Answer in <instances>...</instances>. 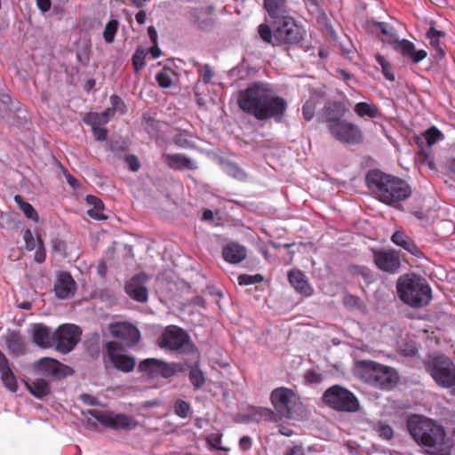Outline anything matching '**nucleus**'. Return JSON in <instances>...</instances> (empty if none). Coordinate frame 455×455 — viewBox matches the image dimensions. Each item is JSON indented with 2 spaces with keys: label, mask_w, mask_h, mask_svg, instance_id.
Here are the masks:
<instances>
[{
  "label": "nucleus",
  "mask_w": 455,
  "mask_h": 455,
  "mask_svg": "<svg viewBox=\"0 0 455 455\" xmlns=\"http://www.w3.org/2000/svg\"><path fill=\"white\" fill-rule=\"evenodd\" d=\"M259 37L272 46H298L306 36L304 28L291 16L271 21V26L262 23L258 28Z\"/></svg>",
  "instance_id": "20e7f679"
},
{
  "label": "nucleus",
  "mask_w": 455,
  "mask_h": 455,
  "mask_svg": "<svg viewBox=\"0 0 455 455\" xmlns=\"http://www.w3.org/2000/svg\"><path fill=\"white\" fill-rule=\"evenodd\" d=\"M270 401L281 418L300 419L306 414V408L300 397L291 388H275L270 394Z\"/></svg>",
  "instance_id": "423d86ee"
},
{
  "label": "nucleus",
  "mask_w": 455,
  "mask_h": 455,
  "mask_svg": "<svg viewBox=\"0 0 455 455\" xmlns=\"http://www.w3.org/2000/svg\"><path fill=\"white\" fill-rule=\"evenodd\" d=\"M26 388L36 398L42 399L51 393L50 382L43 378L24 382Z\"/></svg>",
  "instance_id": "7c9ffc66"
},
{
  "label": "nucleus",
  "mask_w": 455,
  "mask_h": 455,
  "mask_svg": "<svg viewBox=\"0 0 455 455\" xmlns=\"http://www.w3.org/2000/svg\"><path fill=\"white\" fill-rule=\"evenodd\" d=\"M416 161L419 164L427 165L430 169H435L433 156L430 153L421 150L416 156Z\"/></svg>",
  "instance_id": "4d7b16f0"
},
{
  "label": "nucleus",
  "mask_w": 455,
  "mask_h": 455,
  "mask_svg": "<svg viewBox=\"0 0 455 455\" xmlns=\"http://www.w3.org/2000/svg\"><path fill=\"white\" fill-rule=\"evenodd\" d=\"M263 4L272 21L290 16L286 0H263Z\"/></svg>",
  "instance_id": "cd10ccee"
},
{
  "label": "nucleus",
  "mask_w": 455,
  "mask_h": 455,
  "mask_svg": "<svg viewBox=\"0 0 455 455\" xmlns=\"http://www.w3.org/2000/svg\"><path fill=\"white\" fill-rule=\"evenodd\" d=\"M76 291V282L68 272H60L54 285V291L59 299H67Z\"/></svg>",
  "instance_id": "4be33fe9"
},
{
  "label": "nucleus",
  "mask_w": 455,
  "mask_h": 455,
  "mask_svg": "<svg viewBox=\"0 0 455 455\" xmlns=\"http://www.w3.org/2000/svg\"><path fill=\"white\" fill-rule=\"evenodd\" d=\"M377 63L381 67V71L385 78L388 81L394 82L395 79V73L393 71V66L386 58L380 54L375 55Z\"/></svg>",
  "instance_id": "58836bf2"
},
{
  "label": "nucleus",
  "mask_w": 455,
  "mask_h": 455,
  "mask_svg": "<svg viewBox=\"0 0 455 455\" xmlns=\"http://www.w3.org/2000/svg\"><path fill=\"white\" fill-rule=\"evenodd\" d=\"M110 103L111 108L114 110L115 113L117 112L121 115L126 113V105L120 96L116 94L112 95L110 97Z\"/></svg>",
  "instance_id": "8fccbe9b"
},
{
  "label": "nucleus",
  "mask_w": 455,
  "mask_h": 455,
  "mask_svg": "<svg viewBox=\"0 0 455 455\" xmlns=\"http://www.w3.org/2000/svg\"><path fill=\"white\" fill-rule=\"evenodd\" d=\"M188 377L189 381L196 390L202 388L205 383L204 372L198 368L197 364L191 367Z\"/></svg>",
  "instance_id": "4c0bfd02"
},
{
  "label": "nucleus",
  "mask_w": 455,
  "mask_h": 455,
  "mask_svg": "<svg viewBox=\"0 0 455 455\" xmlns=\"http://www.w3.org/2000/svg\"><path fill=\"white\" fill-rule=\"evenodd\" d=\"M33 371L55 380L62 379L73 372L70 367L52 357H42L34 362Z\"/></svg>",
  "instance_id": "2eb2a0df"
},
{
  "label": "nucleus",
  "mask_w": 455,
  "mask_h": 455,
  "mask_svg": "<svg viewBox=\"0 0 455 455\" xmlns=\"http://www.w3.org/2000/svg\"><path fill=\"white\" fill-rule=\"evenodd\" d=\"M197 71L199 73V76L204 82V84H209L212 77H213V72L211 68V66L209 64H205L204 66L198 65L197 66Z\"/></svg>",
  "instance_id": "603ef678"
},
{
  "label": "nucleus",
  "mask_w": 455,
  "mask_h": 455,
  "mask_svg": "<svg viewBox=\"0 0 455 455\" xmlns=\"http://www.w3.org/2000/svg\"><path fill=\"white\" fill-rule=\"evenodd\" d=\"M355 113L362 118L375 119L380 116V111L376 104L365 101L358 102L354 108Z\"/></svg>",
  "instance_id": "473e14b6"
},
{
  "label": "nucleus",
  "mask_w": 455,
  "mask_h": 455,
  "mask_svg": "<svg viewBox=\"0 0 455 455\" xmlns=\"http://www.w3.org/2000/svg\"><path fill=\"white\" fill-rule=\"evenodd\" d=\"M426 36L429 40L430 45L435 50L436 55L439 58H443L444 56V52L441 46V38L445 36L444 32L431 27L427 30Z\"/></svg>",
  "instance_id": "72a5a7b5"
},
{
  "label": "nucleus",
  "mask_w": 455,
  "mask_h": 455,
  "mask_svg": "<svg viewBox=\"0 0 455 455\" xmlns=\"http://www.w3.org/2000/svg\"><path fill=\"white\" fill-rule=\"evenodd\" d=\"M395 43L402 56L410 59L413 63H419L427 56L425 50H416L414 44L407 39H398Z\"/></svg>",
  "instance_id": "b1692460"
},
{
  "label": "nucleus",
  "mask_w": 455,
  "mask_h": 455,
  "mask_svg": "<svg viewBox=\"0 0 455 455\" xmlns=\"http://www.w3.org/2000/svg\"><path fill=\"white\" fill-rule=\"evenodd\" d=\"M252 446V440L250 436L244 435L242 436L239 440V447L243 451H247L251 450Z\"/></svg>",
  "instance_id": "680f3d73"
},
{
  "label": "nucleus",
  "mask_w": 455,
  "mask_h": 455,
  "mask_svg": "<svg viewBox=\"0 0 455 455\" xmlns=\"http://www.w3.org/2000/svg\"><path fill=\"white\" fill-rule=\"evenodd\" d=\"M158 346L165 350L180 355L199 356V351L190 336L182 328L176 325L167 326L157 339Z\"/></svg>",
  "instance_id": "6e6552de"
},
{
  "label": "nucleus",
  "mask_w": 455,
  "mask_h": 455,
  "mask_svg": "<svg viewBox=\"0 0 455 455\" xmlns=\"http://www.w3.org/2000/svg\"><path fill=\"white\" fill-rule=\"evenodd\" d=\"M376 430L379 434V435L386 440H390L394 435L393 428L383 422H379L377 427Z\"/></svg>",
  "instance_id": "6e6d98bb"
},
{
  "label": "nucleus",
  "mask_w": 455,
  "mask_h": 455,
  "mask_svg": "<svg viewBox=\"0 0 455 455\" xmlns=\"http://www.w3.org/2000/svg\"><path fill=\"white\" fill-rule=\"evenodd\" d=\"M422 136L426 140L427 145L432 147L434 144L444 139L443 132L435 126H432L426 130Z\"/></svg>",
  "instance_id": "ea45409f"
},
{
  "label": "nucleus",
  "mask_w": 455,
  "mask_h": 455,
  "mask_svg": "<svg viewBox=\"0 0 455 455\" xmlns=\"http://www.w3.org/2000/svg\"><path fill=\"white\" fill-rule=\"evenodd\" d=\"M400 353L404 356H414L418 353L415 342H403L399 346Z\"/></svg>",
  "instance_id": "5fc2aeb1"
},
{
  "label": "nucleus",
  "mask_w": 455,
  "mask_h": 455,
  "mask_svg": "<svg viewBox=\"0 0 455 455\" xmlns=\"http://www.w3.org/2000/svg\"><path fill=\"white\" fill-rule=\"evenodd\" d=\"M36 5L41 12H45L51 9L52 2L51 0H36Z\"/></svg>",
  "instance_id": "0e129e2a"
},
{
  "label": "nucleus",
  "mask_w": 455,
  "mask_h": 455,
  "mask_svg": "<svg viewBox=\"0 0 455 455\" xmlns=\"http://www.w3.org/2000/svg\"><path fill=\"white\" fill-rule=\"evenodd\" d=\"M0 376L1 379L7 389L12 392L18 390V383L14 373L12 372L9 360L5 355L0 351Z\"/></svg>",
  "instance_id": "bb28decb"
},
{
  "label": "nucleus",
  "mask_w": 455,
  "mask_h": 455,
  "mask_svg": "<svg viewBox=\"0 0 455 455\" xmlns=\"http://www.w3.org/2000/svg\"><path fill=\"white\" fill-rule=\"evenodd\" d=\"M146 52L143 49L138 48L132 56V66L134 72L138 74L145 66Z\"/></svg>",
  "instance_id": "c03bdc74"
},
{
  "label": "nucleus",
  "mask_w": 455,
  "mask_h": 455,
  "mask_svg": "<svg viewBox=\"0 0 455 455\" xmlns=\"http://www.w3.org/2000/svg\"><path fill=\"white\" fill-rule=\"evenodd\" d=\"M212 11V7L191 8L188 12V17L196 28L204 29L213 24Z\"/></svg>",
  "instance_id": "5701e85b"
},
{
  "label": "nucleus",
  "mask_w": 455,
  "mask_h": 455,
  "mask_svg": "<svg viewBox=\"0 0 455 455\" xmlns=\"http://www.w3.org/2000/svg\"><path fill=\"white\" fill-rule=\"evenodd\" d=\"M88 414L97 419L103 427L114 430H132L137 427L138 422L124 413H114L97 409L88 411Z\"/></svg>",
  "instance_id": "9b49d317"
},
{
  "label": "nucleus",
  "mask_w": 455,
  "mask_h": 455,
  "mask_svg": "<svg viewBox=\"0 0 455 455\" xmlns=\"http://www.w3.org/2000/svg\"><path fill=\"white\" fill-rule=\"evenodd\" d=\"M253 417L256 420H259L261 419H264L266 420L275 419V412L271 409L267 408H259L255 410V413L253 414Z\"/></svg>",
  "instance_id": "13d9d810"
},
{
  "label": "nucleus",
  "mask_w": 455,
  "mask_h": 455,
  "mask_svg": "<svg viewBox=\"0 0 455 455\" xmlns=\"http://www.w3.org/2000/svg\"><path fill=\"white\" fill-rule=\"evenodd\" d=\"M29 334L33 343L41 348H49L52 347L53 333H51L50 328L43 323H33L29 329Z\"/></svg>",
  "instance_id": "412c9836"
},
{
  "label": "nucleus",
  "mask_w": 455,
  "mask_h": 455,
  "mask_svg": "<svg viewBox=\"0 0 455 455\" xmlns=\"http://www.w3.org/2000/svg\"><path fill=\"white\" fill-rule=\"evenodd\" d=\"M92 131L93 133L94 138L98 141H104L106 140L108 137V130L104 127V125L101 126H91Z\"/></svg>",
  "instance_id": "052dcab7"
},
{
  "label": "nucleus",
  "mask_w": 455,
  "mask_h": 455,
  "mask_svg": "<svg viewBox=\"0 0 455 455\" xmlns=\"http://www.w3.org/2000/svg\"><path fill=\"white\" fill-rule=\"evenodd\" d=\"M86 202L92 208L87 211V214L95 220H106L107 217L103 213L104 205L100 199L94 196H87Z\"/></svg>",
  "instance_id": "f704fd0d"
},
{
  "label": "nucleus",
  "mask_w": 455,
  "mask_h": 455,
  "mask_svg": "<svg viewBox=\"0 0 455 455\" xmlns=\"http://www.w3.org/2000/svg\"><path fill=\"white\" fill-rule=\"evenodd\" d=\"M328 132L337 141L347 145H359L364 140L362 129L347 119L332 125Z\"/></svg>",
  "instance_id": "4468645a"
},
{
  "label": "nucleus",
  "mask_w": 455,
  "mask_h": 455,
  "mask_svg": "<svg viewBox=\"0 0 455 455\" xmlns=\"http://www.w3.org/2000/svg\"><path fill=\"white\" fill-rule=\"evenodd\" d=\"M176 75L175 71L169 68L164 67L156 76V80L161 88H170L172 85V77Z\"/></svg>",
  "instance_id": "c9c22d12"
},
{
  "label": "nucleus",
  "mask_w": 455,
  "mask_h": 455,
  "mask_svg": "<svg viewBox=\"0 0 455 455\" xmlns=\"http://www.w3.org/2000/svg\"><path fill=\"white\" fill-rule=\"evenodd\" d=\"M100 113L90 112L84 117V122L90 126H101L107 124Z\"/></svg>",
  "instance_id": "49530a36"
},
{
  "label": "nucleus",
  "mask_w": 455,
  "mask_h": 455,
  "mask_svg": "<svg viewBox=\"0 0 455 455\" xmlns=\"http://www.w3.org/2000/svg\"><path fill=\"white\" fill-rule=\"evenodd\" d=\"M23 239L27 251H31L37 247V237H34L32 231L29 228H27L24 231Z\"/></svg>",
  "instance_id": "864d4df0"
},
{
  "label": "nucleus",
  "mask_w": 455,
  "mask_h": 455,
  "mask_svg": "<svg viewBox=\"0 0 455 455\" xmlns=\"http://www.w3.org/2000/svg\"><path fill=\"white\" fill-rule=\"evenodd\" d=\"M81 398L87 404L95 405L97 403L96 398L91 396L90 395L84 394L82 395Z\"/></svg>",
  "instance_id": "774afa93"
},
{
  "label": "nucleus",
  "mask_w": 455,
  "mask_h": 455,
  "mask_svg": "<svg viewBox=\"0 0 455 455\" xmlns=\"http://www.w3.org/2000/svg\"><path fill=\"white\" fill-rule=\"evenodd\" d=\"M82 335L81 329L72 323L60 325L53 332V342L55 349L62 354H68L79 342Z\"/></svg>",
  "instance_id": "f8f14e48"
},
{
  "label": "nucleus",
  "mask_w": 455,
  "mask_h": 455,
  "mask_svg": "<svg viewBox=\"0 0 455 455\" xmlns=\"http://www.w3.org/2000/svg\"><path fill=\"white\" fill-rule=\"evenodd\" d=\"M174 412L179 417L186 419L190 413V404L184 400L179 399L175 402Z\"/></svg>",
  "instance_id": "a18cd8bd"
},
{
  "label": "nucleus",
  "mask_w": 455,
  "mask_h": 455,
  "mask_svg": "<svg viewBox=\"0 0 455 455\" xmlns=\"http://www.w3.org/2000/svg\"><path fill=\"white\" fill-rule=\"evenodd\" d=\"M372 24L387 40L394 42L398 40L395 30L389 24L379 21H372Z\"/></svg>",
  "instance_id": "a19ab883"
},
{
  "label": "nucleus",
  "mask_w": 455,
  "mask_h": 455,
  "mask_svg": "<svg viewBox=\"0 0 455 455\" xmlns=\"http://www.w3.org/2000/svg\"><path fill=\"white\" fill-rule=\"evenodd\" d=\"M163 157L170 168L177 170L196 169V164L182 154H164Z\"/></svg>",
  "instance_id": "c85d7f7f"
},
{
  "label": "nucleus",
  "mask_w": 455,
  "mask_h": 455,
  "mask_svg": "<svg viewBox=\"0 0 455 455\" xmlns=\"http://www.w3.org/2000/svg\"><path fill=\"white\" fill-rule=\"evenodd\" d=\"M366 183L372 195L387 205L395 206L411 196V188L404 180L379 170L370 171Z\"/></svg>",
  "instance_id": "7ed1b4c3"
},
{
  "label": "nucleus",
  "mask_w": 455,
  "mask_h": 455,
  "mask_svg": "<svg viewBox=\"0 0 455 455\" xmlns=\"http://www.w3.org/2000/svg\"><path fill=\"white\" fill-rule=\"evenodd\" d=\"M5 344L9 353L14 356L23 355L27 351L25 339L17 331H9L7 332Z\"/></svg>",
  "instance_id": "393cba45"
},
{
  "label": "nucleus",
  "mask_w": 455,
  "mask_h": 455,
  "mask_svg": "<svg viewBox=\"0 0 455 455\" xmlns=\"http://www.w3.org/2000/svg\"><path fill=\"white\" fill-rule=\"evenodd\" d=\"M148 279V275L144 273L135 275L125 283V292L130 298L136 301L146 302L148 298V292L146 287Z\"/></svg>",
  "instance_id": "6ab92c4d"
},
{
  "label": "nucleus",
  "mask_w": 455,
  "mask_h": 455,
  "mask_svg": "<svg viewBox=\"0 0 455 455\" xmlns=\"http://www.w3.org/2000/svg\"><path fill=\"white\" fill-rule=\"evenodd\" d=\"M107 355L116 370L129 373L132 372L136 366V360L133 356L122 354V345L116 341H108L106 343Z\"/></svg>",
  "instance_id": "dca6fc26"
},
{
  "label": "nucleus",
  "mask_w": 455,
  "mask_h": 455,
  "mask_svg": "<svg viewBox=\"0 0 455 455\" xmlns=\"http://www.w3.org/2000/svg\"><path fill=\"white\" fill-rule=\"evenodd\" d=\"M424 366L438 386L444 388L455 386V364L449 357L429 355L424 361Z\"/></svg>",
  "instance_id": "1a4fd4ad"
},
{
  "label": "nucleus",
  "mask_w": 455,
  "mask_h": 455,
  "mask_svg": "<svg viewBox=\"0 0 455 455\" xmlns=\"http://www.w3.org/2000/svg\"><path fill=\"white\" fill-rule=\"evenodd\" d=\"M14 201L19 205L20 209L24 212L27 218L35 221H38L39 217L36 211L28 202L25 201L21 196H15Z\"/></svg>",
  "instance_id": "e433bc0d"
},
{
  "label": "nucleus",
  "mask_w": 455,
  "mask_h": 455,
  "mask_svg": "<svg viewBox=\"0 0 455 455\" xmlns=\"http://www.w3.org/2000/svg\"><path fill=\"white\" fill-rule=\"evenodd\" d=\"M373 261L376 267L389 274L396 273L401 267L399 254L394 250L372 249Z\"/></svg>",
  "instance_id": "f3484780"
},
{
  "label": "nucleus",
  "mask_w": 455,
  "mask_h": 455,
  "mask_svg": "<svg viewBox=\"0 0 455 455\" xmlns=\"http://www.w3.org/2000/svg\"><path fill=\"white\" fill-rule=\"evenodd\" d=\"M100 114L102 117H105L103 119L108 124L109 122L110 117L115 115V112L111 108H108Z\"/></svg>",
  "instance_id": "338daca9"
},
{
  "label": "nucleus",
  "mask_w": 455,
  "mask_h": 455,
  "mask_svg": "<svg viewBox=\"0 0 455 455\" xmlns=\"http://www.w3.org/2000/svg\"><path fill=\"white\" fill-rule=\"evenodd\" d=\"M288 279L291 286L300 294L310 296L313 289L307 276L299 269H292L288 273Z\"/></svg>",
  "instance_id": "a878e982"
},
{
  "label": "nucleus",
  "mask_w": 455,
  "mask_h": 455,
  "mask_svg": "<svg viewBox=\"0 0 455 455\" xmlns=\"http://www.w3.org/2000/svg\"><path fill=\"white\" fill-rule=\"evenodd\" d=\"M396 289L401 300L412 307L427 306L432 299L429 284L419 276H400Z\"/></svg>",
  "instance_id": "39448f33"
},
{
  "label": "nucleus",
  "mask_w": 455,
  "mask_h": 455,
  "mask_svg": "<svg viewBox=\"0 0 455 455\" xmlns=\"http://www.w3.org/2000/svg\"><path fill=\"white\" fill-rule=\"evenodd\" d=\"M46 259V251L44 244V241L39 234H37V247L34 255V260L42 264Z\"/></svg>",
  "instance_id": "de8ad7c7"
},
{
  "label": "nucleus",
  "mask_w": 455,
  "mask_h": 455,
  "mask_svg": "<svg viewBox=\"0 0 455 455\" xmlns=\"http://www.w3.org/2000/svg\"><path fill=\"white\" fill-rule=\"evenodd\" d=\"M124 161L132 172H138L140 170V163L136 156L127 155L124 157Z\"/></svg>",
  "instance_id": "bf43d9fd"
},
{
  "label": "nucleus",
  "mask_w": 455,
  "mask_h": 455,
  "mask_svg": "<svg viewBox=\"0 0 455 455\" xmlns=\"http://www.w3.org/2000/svg\"><path fill=\"white\" fill-rule=\"evenodd\" d=\"M322 402L329 408L340 412H356L360 408L356 396L340 385L328 387L322 395Z\"/></svg>",
  "instance_id": "9d476101"
},
{
  "label": "nucleus",
  "mask_w": 455,
  "mask_h": 455,
  "mask_svg": "<svg viewBox=\"0 0 455 455\" xmlns=\"http://www.w3.org/2000/svg\"><path fill=\"white\" fill-rule=\"evenodd\" d=\"M391 241L414 256H419L421 254L419 247L403 231H395L391 237Z\"/></svg>",
  "instance_id": "2f4dec72"
},
{
  "label": "nucleus",
  "mask_w": 455,
  "mask_h": 455,
  "mask_svg": "<svg viewBox=\"0 0 455 455\" xmlns=\"http://www.w3.org/2000/svg\"><path fill=\"white\" fill-rule=\"evenodd\" d=\"M407 428L414 441L427 448L428 455H450L453 441L446 436L444 428L430 419L412 415L407 420Z\"/></svg>",
  "instance_id": "f03ea898"
},
{
  "label": "nucleus",
  "mask_w": 455,
  "mask_h": 455,
  "mask_svg": "<svg viewBox=\"0 0 455 455\" xmlns=\"http://www.w3.org/2000/svg\"><path fill=\"white\" fill-rule=\"evenodd\" d=\"M237 103L241 110L259 121H281L287 109L286 100L275 95L266 83L253 82L239 92Z\"/></svg>",
  "instance_id": "f257e3e1"
},
{
  "label": "nucleus",
  "mask_w": 455,
  "mask_h": 455,
  "mask_svg": "<svg viewBox=\"0 0 455 455\" xmlns=\"http://www.w3.org/2000/svg\"><path fill=\"white\" fill-rule=\"evenodd\" d=\"M179 364L156 358H147L140 362L138 371L148 379H169L179 371Z\"/></svg>",
  "instance_id": "ddd939ff"
},
{
  "label": "nucleus",
  "mask_w": 455,
  "mask_h": 455,
  "mask_svg": "<svg viewBox=\"0 0 455 455\" xmlns=\"http://www.w3.org/2000/svg\"><path fill=\"white\" fill-rule=\"evenodd\" d=\"M317 107V100L315 98H310L302 106V115L306 121H311L315 114Z\"/></svg>",
  "instance_id": "79ce46f5"
},
{
  "label": "nucleus",
  "mask_w": 455,
  "mask_h": 455,
  "mask_svg": "<svg viewBox=\"0 0 455 455\" xmlns=\"http://www.w3.org/2000/svg\"><path fill=\"white\" fill-rule=\"evenodd\" d=\"M237 280H238V283L240 285H251V284L261 283L263 281V276L259 274H256V275H247V274H243L238 276Z\"/></svg>",
  "instance_id": "09e8293b"
},
{
  "label": "nucleus",
  "mask_w": 455,
  "mask_h": 455,
  "mask_svg": "<svg viewBox=\"0 0 455 455\" xmlns=\"http://www.w3.org/2000/svg\"><path fill=\"white\" fill-rule=\"evenodd\" d=\"M118 28V21L110 20L105 26L103 37L106 43L111 44L115 40V36Z\"/></svg>",
  "instance_id": "37998d69"
},
{
  "label": "nucleus",
  "mask_w": 455,
  "mask_h": 455,
  "mask_svg": "<svg viewBox=\"0 0 455 455\" xmlns=\"http://www.w3.org/2000/svg\"><path fill=\"white\" fill-rule=\"evenodd\" d=\"M108 329L113 337L121 339L128 347L135 346L140 339L139 329L128 322L110 323Z\"/></svg>",
  "instance_id": "a211bd4d"
},
{
  "label": "nucleus",
  "mask_w": 455,
  "mask_h": 455,
  "mask_svg": "<svg viewBox=\"0 0 455 455\" xmlns=\"http://www.w3.org/2000/svg\"><path fill=\"white\" fill-rule=\"evenodd\" d=\"M283 455H305V450L301 444H296L288 448Z\"/></svg>",
  "instance_id": "e2e57ef3"
},
{
  "label": "nucleus",
  "mask_w": 455,
  "mask_h": 455,
  "mask_svg": "<svg viewBox=\"0 0 455 455\" xmlns=\"http://www.w3.org/2000/svg\"><path fill=\"white\" fill-rule=\"evenodd\" d=\"M97 272L101 277H105L107 274V264L104 260L100 261L97 267Z\"/></svg>",
  "instance_id": "69168bd1"
},
{
  "label": "nucleus",
  "mask_w": 455,
  "mask_h": 455,
  "mask_svg": "<svg viewBox=\"0 0 455 455\" xmlns=\"http://www.w3.org/2000/svg\"><path fill=\"white\" fill-rule=\"evenodd\" d=\"M224 259L229 263L236 264L241 262L246 257V249L238 243H231L227 244L222 250Z\"/></svg>",
  "instance_id": "c756f323"
},
{
  "label": "nucleus",
  "mask_w": 455,
  "mask_h": 455,
  "mask_svg": "<svg viewBox=\"0 0 455 455\" xmlns=\"http://www.w3.org/2000/svg\"><path fill=\"white\" fill-rule=\"evenodd\" d=\"M348 109L344 101H329L323 109V117L326 123L327 129L345 120Z\"/></svg>",
  "instance_id": "aec40b11"
},
{
  "label": "nucleus",
  "mask_w": 455,
  "mask_h": 455,
  "mask_svg": "<svg viewBox=\"0 0 455 455\" xmlns=\"http://www.w3.org/2000/svg\"><path fill=\"white\" fill-rule=\"evenodd\" d=\"M363 368V377L365 381L379 389L392 390L399 382L397 371L387 365L374 361L364 360L360 363Z\"/></svg>",
  "instance_id": "0eeeda50"
},
{
  "label": "nucleus",
  "mask_w": 455,
  "mask_h": 455,
  "mask_svg": "<svg viewBox=\"0 0 455 455\" xmlns=\"http://www.w3.org/2000/svg\"><path fill=\"white\" fill-rule=\"evenodd\" d=\"M52 243V250L53 252L58 253L63 257L67 256V243L66 241L55 237L52 238L51 241Z\"/></svg>",
  "instance_id": "3c124183"
}]
</instances>
